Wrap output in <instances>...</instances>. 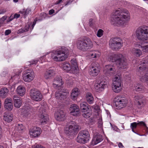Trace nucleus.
<instances>
[{"label": "nucleus", "mask_w": 148, "mask_h": 148, "mask_svg": "<svg viewBox=\"0 0 148 148\" xmlns=\"http://www.w3.org/2000/svg\"><path fill=\"white\" fill-rule=\"evenodd\" d=\"M130 19V14L127 10L119 9L113 11L110 20L112 25L118 26L123 25Z\"/></svg>", "instance_id": "f257e3e1"}, {"label": "nucleus", "mask_w": 148, "mask_h": 148, "mask_svg": "<svg viewBox=\"0 0 148 148\" xmlns=\"http://www.w3.org/2000/svg\"><path fill=\"white\" fill-rule=\"evenodd\" d=\"M51 53V58L54 61L61 62L65 60L68 58L69 51L67 48L62 47Z\"/></svg>", "instance_id": "f03ea898"}, {"label": "nucleus", "mask_w": 148, "mask_h": 148, "mask_svg": "<svg viewBox=\"0 0 148 148\" xmlns=\"http://www.w3.org/2000/svg\"><path fill=\"white\" fill-rule=\"evenodd\" d=\"M76 45L78 49L85 51L90 49L93 46V43L90 38L85 37L78 39L76 42Z\"/></svg>", "instance_id": "7ed1b4c3"}, {"label": "nucleus", "mask_w": 148, "mask_h": 148, "mask_svg": "<svg viewBox=\"0 0 148 148\" xmlns=\"http://www.w3.org/2000/svg\"><path fill=\"white\" fill-rule=\"evenodd\" d=\"M110 60L115 63L119 69H124L127 67L125 58L121 54L117 53L110 56Z\"/></svg>", "instance_id": "20e7f679"}, {"label": "nucleus", "mask_w": 148, "mask_h": 148, "mask_svg": "<svg viewBox=\"0 0 148 148\" xmlns=\"http://www.w3.org/2000/svg\"><path fill=\"white\" fill-rule=\"evenodd\" d=\"M137 38L140 40L145 41L148 40V26L143 25L138 27L136 33Z\"/></svg>", "instance_id": "39448f33"}, {"label": "nucleus", "mask_w": 148, "mask_h": 148, "mask_svg": "<svg viewBox=\"0 0 148 148\" xmlns=\"http://www.w3.org/2000/svg\"><path fill=\"white\" fill-rule=\"evenodd\" d=\"M79 128V126L76 123L71 121L67 123L64 128L65 133L68 136L73 135Z\"/></svg>", "instance_id": "423d86ee"}, {"label": "nucleus", "mask_w": 148, "mask_h": 148, "mask_svg": "<svg viewBox=\"0 0 148 148\" xmlns=\"http://www.w3.org/2000/svg\"><path fill=\"white\" fill-rule=\"evenodd\" d=\"M112 86V89L115 93H118L121 91L123 84L121 79L119 76H116L114 77Z\"/></svg>", "instance_id": "0eeeda50"}, {"label": "nucleus", "mask_w": 148, "mask_h": 148, "mask_svg": "<svg viewBox=\"0 0 148 148\" xmlns=\"http://www.w3.org/2000/svg\"><path fill=\"white\" fill-rule=\"evenodd\" d=\"M115 107L117 109H121L125 107L128 103L127 98L124 96L119 95L116 97L114 99Z\"/></svg>", "instance_id": "6e6552de"}, {"label": "nucleus", "mask_w": 148, "mask_h": 148, "mask_svg": "<svg viewBox=\"0 0 148 148\" xmlns=\"http://www.w3.org/2000/svg\"><path fill=\"white\" fill-rule=\"evenodd\" d=\"M90 135L89 132L84 130L80 131L77 137V141L81 143H85L89 141Z\"/></svg>", "instance_id": "1a4fd4ad"}, {"label": "nucleus", "mask_w": 148, "mask_h": 148, "mask_svg": "<svg viewBox=\"0 0 148 148\" xmlns=\"http://www.w3.org/2000/svg\"><path fill=\"white\" fill-rule=\"evenodd\" d=\"M122 40L119 38H114L110 39L109 46L112 49L117 50L120 49L123 46Z\"/></svg>", "instance_id": "9d476101"}, {"label": "nucleus", "mask_w": 148, "mask_h": 148, "mask_svg": "<svg viewBox=\"0 0 148 148\" xmlns=\"http://www.w3.org/2000/svg\"><path fill=\"white\" fill-rule=\"evenodd\" d=\"M100 71V66L98 63L95 62L91 63L89 71V73L90 75L96 77L98 75Z\"/></svg>", "instance_id": "9b49d317"}, {"label": "nucleus", "mask_w": 148, "mask_h": 148, "mask_svg": "<svg viewBox=\"0 0 148 148\" xmlns=\"http://www.w3.org/2000/svg\"><path fill=\"white\" fill-rule=\"evenodd\" d=\"M29 95L32 100L36 101H41L42 98V95L40 92L36 89L31 90Z\"/></svg>", "instance_id": "f8f14e48"}, {"label": "nucleus", "mask_w": 148, "mask_h": 148, "mask_svg": "<svg viewBox=\"0 0 148 148\" xmlns=\"http://www.w3.org/2000/svg\"><path fill=\"white\" fill-rule=\"evenodd\" d=\"M35 77L33 71L32 69L25 71L23 75V80L26 82H30L33 80Z\"/></svg>", "instance_id": "ddd939ff"}, {"label": "nucleus", "mask_w": 148, "mask_h": 148, "mask_svg": "<svg viewBox=\"0 0 148 148\" xmlns=\"http://www.w3.org/2000/svg\"><path fill=\"white\" fill-rule=\"evenodd\" d=\"M69 95V92L67 90H58L56 92L55 97L58 101H62L66 99Z\"/></svg>", "instance_id": "4468645a"}, {"label": "nucleus", "mask_w": 148, "mask_h": 148, "mask_svg": "<svg viewBox=\"0 0 148 148\" xmlns=\"http://www.w3.org/2000/svg\"><path fill=\"white\" fill-rule=\"evenodd\" d=\"M103 71L105 73L110 76H113L116 74V70L112 65H106L104 68Z\"/></svg>", "instance_id": "2eb2a0df"}, {"label": "nucleus", "mask_w": 148, "mask_h": 148, "mask_svg": "<svg viewBox=\"0 0 148 148\" xmlns=\"http://www.w3.org/2000/svg\"><path fill=\"white\" fill-rule=\"evenodd\" d=\"M107 82L105 80L101 79L97 82L95 85V88L98 92H100L106 88Z\"/></svg>", "instance_id": "dca6fc26"}, {"label": "nucleus", "mask_w": 148, "mask_h": 148, "mask_svg": "<svg viewBox=\"0 0 148 148\" xmlns=\"http://www.w3.org/2000/svg\"><path fill=\"white\" fill-rule=\"evenodd\" d=\"M71 115L76 116H79L80 114V111L79 106L76 104H73L71 105L69 108Z\"/></svg>", "instance_id": "f3484780"}, {"label": "nucleus", "mask_w": 148, "mask_h": 148, "mask_svg": "<svg viewBox=\"0 0 148 148\" xmlns=\"http://www.w3.org/2000/svg\"><path fill=\"white\" fill-rule=\"evenodd\" d=\"M54 116L56 120L59 121H64L66 119L65 113L62 110H59L56 112Z\"/></svg>", "instance_id": "a211bd4d"}, {"label": "nucleus", "mask_w": 148, "mask_h": 148, "mask_svg": "<svg viewBox=\"0 0 148 148\" xmlns=\"http://www.w3.org/2000/svg\"><path fill=\"white\" fill-rule=\"evenodd\" d=\"M29 134L32 137H36L39 136L42 132L41 128L34 127L29 130Z\"/></svg>", "instance_id": "6ab92c4d"}, {"label": "nucleus", "mask_w": 148, "mask_h": 148, "mask_svg": "<svg viewBox=\"0 0 148 148\" xmlns=\"http://www.w3.org/2000/svg\"><path fill=\"white\" fill-rule=\"evenodd\" d=\"M135 101L138 105L142 107L144 106L145 100V97L141 95H136L134 97Z\"/></svg>", "instance_id": "aec40b11"}, {"label": "nucleus", "mask_w": 148, "mask_h": 148, "mask_svg": "<svg viewBox=\"0 0 148 148\" xmlns=\"http://www.w3.org/2000/svg\"><path fill=\"white\" fill-rule=\"evenodd\" d=\"M55 72L54 69L49 68L47 69L45 73L44 77L47 80H49L52 79L55 76Z\"/></svg>", "instance_id": "412c9836"}, {"label": "nucleus", "mask_w": 148, "mask_h": 148, "mask_svg": "<svg viewBox=\"0 0 148 148\" xmlns=\"http://www.w3.org/2000/svg\"><path fill=\"white\" fill-rule=\"evenodd\" d=\"M103 139L102 136L99 133L94 134L92 139L91 144L93 145H97L102 141Z\"/></svg>", "instance_id": "4be33fe9"}, {"label": "nucleus", "mask_w": 148, "mask_h": 148, "mask_svg": "<svg viewBox=\"0 0 148 148\" xmlns=\"http://www.w3.org/2000/svg\"><path fill=\"white\" fill-rule=\"evenodd\" d=\"M63 83L61 77L58 76L54 79L53 81V86L54 88L57 89L61 87Z\"/></svg>", "instance_id": "5701e85b"}, {"label": "nucleus", "mask_w": 148, "mask_h": 148, "mask_svg": "<svg viewBox=\"0 0 148 148\" xmlns=\"http://www.w3.org/2000/svg\"><path fill=\"white\" fill-rule=\"evenodd\" d=\"M61 68L64 71L70 73H75L72 69L70 63L67 62H65L62 63L61 64Z\"/></svg>", "instance_id": "b1692460"}, {"label": "nucleus", "mask_w": 148, "mask_h": 148, "mask_svg": "<svg viewBox=\"0 0 148 148\" xmlns=\"http://www.w3.org/2000/svg\"><path fill=\"white\" fill-rule=\"evenodd\" d=\"M101 54V53L99 51L97 50H94L90 52L88 56L90 58L93 59L95 60H96L99 58Z\"/></svg>", "instance_id": "393cba45"}, {"label": "nucleus", "mask_w": 148, "mask_h": 148, "mask_svg": "<svg viewBox=\"0 0 148 148\" xmlns=\"http://www.w3.org/2000/svg\"><path fill=\"white\" fill-rule=\"evenodd\" d=\"M13 100L14 107L17 108H20L22 105L21 100L19 99L16 95L13 96Z\"/></svg>", "instance_id": "a878e982"}, {"label": "nucleus", "mask_w": 148, "mask_h": 148, "mask_svg": "<svg viewBox=\"0 0 148 148\" xmlns=\"http://www.w3.org/2000/svg\"><path fill=\"white\" fill-rule=\"evenodd\" d=\"M80 93L79 91L77 88H74L72 91L71 95V98L73 100H76Z\"/></svg>", "instance_id": "bb28decb"}, {"label": "nucleus", "mask_w": 148, "mask_h": 148, "mask_svg": "<svg viewBox=\"0 0 148 148\" xmlns=\"http://www.w3.org/2000/svg\"><path fill=\"white\" fill-rule=\"evenodd\" d=\"M80 108L83 112H86L88 110H91L90 106H89L88 104L85 102H82L80 104Z\"/></svg>", "instance_id": "cd10ccee"}, {"label": "nucleus", "mask_w": 148, "mask_h": 148, "mask_svg": "<svg viewBox=\"0 0 148 148\" xmlns=\"http://www.w3.org/2000/svg\"><path fill=\"white\" fill-rule=\"evenodd\" d=\"M71 63L72 69L75 73H76L78 71V67L76 59L74 58L72 59L71 61Z\"/></svg>", "instance_id": "c85d7f7f"}, {"label": "nucleus", "mask_w": 148, "mask_h": 148, "mask_svg": "<svg viewBox=\"0 0 148 148\" xmlns=\"http://www.w3.org/2000/svg\"><path fill=\"white\" fill-rule=\"evenodd\" d=\"M16 90L17 94L21 96H23L25 93V88L22 85L18 86Z\"/></svg>", "instance_id": "c756f323"}, {"label": "nucleus", "mask_w": 148, "mask_h": 148, "mask_svg": "<svg viewBox=\"0 0 148 148\" xmlns=\"http://www.w3.org/2000/svg\"><path fill=\"white\" fill-rule=\"evenodd\" d=\"M131 51L132 53L136 57H139L142 54V51L139 49L133 48Z\"/></svg>", "instance_id": "7c9ffc66"}, {"label": "nucleus", "mask_w": 148, "mask_h": 148, "mask_svg": "<svg viewBox=\"0 0 148 148\" xmlns=\"http://www.w3.org/2000/svg\"><path fill=\"white\" fill-rule=\"evenodd\" d=\"M40 123L42 125H45L49 120L48 116L45 114H42L40 116Z\"/></svg>", "instance_id": "2f4dec72"}, {"label": "nucleus", "mask_w": 148, "mask_h": 148, "mask_svg": "<svg viewBox=\"0 0 148 148\" xmlns=\"http://www.w3.org/2000/svg\"><path fill=\"white\" fill-rule=\"evenodd\" d=\"M145 125V123L143 121L138 122V123L136 122L131 123L130 124V128L132 130V131L135 133H136L134 130V129L136 128L138 125Z\"/></svg>", "instance_id": "473e14b6"}, {"label": "nucleus", "mask_w": 148, "mask_h": 148, "mask_svg": "<svg viewBox=\"0 0 148 148\" xmlns=\"http://www.w3.org/2000/svg\"><path fill=\"white\" fill-rule=\"evenodd\" d=\"M86 99L87 102L90 104H92L94 103V99L92 94L88 92L86 94Z\"/></svg>", "instance_id": "72a5a7b5"}, {"label": "nucleus", "mask_w": 148, "mask_h": 148, "mask_svg": "<svg viewBox=\"0 0 148 148\" xmlns=\"http://www.w3.org/2000/svg\"><path fill=\"white\" fill-rule=\"evenodd\" d=\"M12 114L10 113H5L3 117V120L7 122H10L13 119Z\"/></svg>", "instance_id": "f704fd0d"}, {"label": "nucleus", "mask_w": 148, "mask_h": 148, "mask_svg": "<svg viewBox=\"0 0 148 148\" xmlns=\"http://www.w3.org/2000/svg\"><path fill=\"white\" fill-rule=\"evenodd\" d=\"M9 92L8 89L6 88H2L0 90V96L2 97H6Z\"/></svg>", "instance_id": "c9c22d12"}, {"label": "nucleus", "mask_w": 148, "mask_h": 148, "mask_svg": "<svg viewBox=\"0 0 148 148\" xmlns=\"http://www.w3.org/2000/svg\"><path fill=\"white\" fill-rule=\"evenodd\" d=\"M136 47H138L139 48H141L143 52H148V43L144 44L143 46L140 45H136Z\"/></svg>", "instance_id": "e433bc0d"}, {"label": "nucleus", "mask_w": 148, "mask_h": 148, "mask_svg": "<svg viewBox=\"0 0 148 148\" xmlns=\"http://www.w3.org/2000/svg\"><path fill=\"white\" fill-rule=\"evenodd\" d=\"M144 65L143 67L140 66L139 67L138 71L141 74L143 75V74H146L147 73L148 69L146 68Z\"/></svg>", "instance_id": "4c0bfd02"}, {"label": "nucleus", "mask_w": 148, "mask_h": 148, "mask_svg": "<svg viewBox=\"0 0 148 148\" xmlns=\"http://www.w3.org/2000/svg\"><path fill=\"white\" fill-rule=\"evenodd\" d=\"M135 89L137 91H141L144 89V87L141 84H137L135 85Z\"/></svg>", "instance_id": "58836bf2"}, {"label": "nucleus", "mask_w": 148, "mask_h": 148, "mask_svg": "<svg viewBox=\"0 0 148 148\" xmlns=\"http://www.w3.org/2000/svg\"><path fill=\"white\" fill-rule=\"evenodd\" d=\"M15 129L19 133H21L25 130V127L22 124H17L16 126Z\"/></svg>", "instance_id": "ea45409f"}, {"label": "nucleus", "mask_w": 148, "mask_h": 148, "mask_svg": "<svg viewBox=\"0 0 148 148\" xmlns=\"http://www.w3.org/2000/svg\"><path fill=\"white\" fill-rule=\"evenodd\" d=\"M82 114V116L85 118L88 119L92 115V109L88 110L87 111Z\"/></svg>", "instance_id": "a19ab883"}, {"label": "nucleus", "mask_w": 148, "mask_h": 148, "mask_svg": "<svg viewBox=\"0 0 148 148\" xmlns=\"http://www.w3.org/2000/svg\"><path fill=\"white\" fill-rule=\"evenodd\" d=\"M31 12V9L29 8H27L26 10L23 9L20 12V13L23 14L25 18L27 15L30 13Z\"/></svg>", "instance_id": "79ce46f5"}, {"label": "nucleus", "mask_w": 148, "mask_h": 148, "mask_svg": "<svg viewBox=\"0 0 148 148\" xmlns=\"http://www.w3.org/2000/svg\"><path fill=\"white\" fill-rule=\"evenodd\" d=\"M102 120L101 118L99 119L98 121V127L100 129L99 132L102 134H103L104 132L102 128Z\"/></svg>", "instance_id": "37998d69"}, {"label": "nucleus", "mask_w": 148, "mask_h": 148, "mask_svg": "<svg viewBox=\"0 0 148 148\" xmlns=\"http://www.w3.org/2000/svg\"><path fill=\"white\" fill-rule=\"evenodd\" d=\"M22 111L23 112V114L25 116H27L30 113V109L29 108H23L22 109Z\"/></svg>", "instance_id": "c03bdc74"}, {"label": "nucleus", "mask_w": 148, "mask_h": 148, "mask_svg": "<svg viewBox=\"0 0 148 148\" xmlns=\"http://www.w3.org/2000/svg\"><path fill=\"white\" fill-rule=\"evenodd\" d=\"M20 73H18L15 74V75H12L11 77V79H10V82H12L13 81V80L18 79L19 77V75Z\"/></svg>", "instance_id": "a18cd8bd"}, {"label": "nucleus", "mask_w": 148, "mask_h": 148, "mask_svg": "<svg viewBox=\"0 0 148 148\" xmlns=\"http://www.w3.org/2000/svg\"><path fill=\"white\" fill-rule=\"evenodd\" d=\"M99 119H101L100 116H93L92 117H91L90 118V121L92 122L93 123H94L96 121H97V120H99Z\"/></svg>", "instance_id": "49530a36"}, {"label": "nucleus", "mask_w": 148, "mask_h": 148, "mask_svg": "<svg viewBox=\"0 0 148 148\" xmlns=\"http://www.w3.org/2000/svg\"><path fill=\"white\" fill-rule=\"evenodd\" d=\"M99 119H101L100 116H93L92 117H91L90 118V121L92 122L93 123H94L96 121H97V120H99Z\"/></svg>", "instance_id": "de8ad7c7"}, {"label": "nucleus", "mask_w": 148, "mask_h": 148, "mask_svg": "<svg viewBox=\"0 0 148 148\" xmlns=\"http://www.w3.org/2000/svg\"><path fill=\"white\" fill-rule=\"evenodd\" d=\"M5 108L9 111H11L13 109L12 103L4 105Z\"/></svg>", "instance_id": "09e8293b"}, {"label": "nucleus", "mask_w": 148, "mask_h": 148, "mask_svg": "<svg viewBox=\"0 0 148 148\" xmlns=\"http://www.w3.org/2000/svg\"><path fill=\"white\" fill-rule=\"evenodd\" d=\"M12 99L11 98H6L5 101L4 102V105H6L7 104H9L10 103H12Z\"/></svg>", "instance_id": "8fccbe9b"}, {"label": "nucleus", "mask_w": 148, "mask_h": 148, "mask_svg": "<svg viewBox=\"0 0 148 148\" xmlns=\"http://www.w3.org/2000/svg\"><path fill=\"white\" fill-rule=\"evenodd\" d=\"M103 31L101 29H99L97 32V36L99 37H100L103 35Z\"/></svg>", "instance_id": "3c124183"}, {"label": "nucleus", "mask_w": 148, "mask_h": 148, "mask_svg": "<svg viewBox=\"0 0 148 148\" xmlns=\"http://www.w3.org/2000/svg\"><path fill=\"white\" fill-rule=\"evenodd\" d=\"M91 107V109L92 110V109H93L94 110L96 111L97 112L99 110V106L96 105H94L93 106H90Z\"/></svg>", "instance_id": "603ef678"}, {"label": "nucleus", "mask_w": 148, "mask_h": 148, "mask_svg": "<svg viewBox=\"0 0 148 148\" xmlns=\"http://www.w3.org/2000/svg\"><path fill=\"white\" fill-rule=\"evenodd\" d=\"M140 77H141L140 79L141 81H142L143 80V81H146L148 83V76L144 75L143 76H140Z\"/></svg>", "instance_id": "864d4df0"}, {"label": "nucleus", "mask_w": 148, "mask_h": 148, "mask_svg": "<svg viewBox=\"0 0 148 148\" xmlns=\"http://www.w3.org/2000/svg\"><path fill=\"white\" fill-rule=\"evenodd\" d=\"M141 63L146 64L148 63V56L146 57L143 60L141 61Z\"/></svg>", "instance_id": "5fc2aeb1"}, {"label": "nucleus", "mask_w": 148, "mask_h": 148, "mask_svg": "<svg viewBox=\"0 0 148 148\" xmlns=\"http://www.w3.org/2000/svg\"><path fill=\"white\" fill-rule=\"evenodd\" d=\"M7 16H3L2 18L0 19V25L3 24L4 22V21L6 19Z\"/></svg>", "instance_id": "6e6d98bb"}, {"label": "nucleus", "mask_w": 148, "mask_h": 148, "mask_svg": "<svg viewBox=\"0 0 148 148\" xmlns=\"http://www.w3.org/2000/svg\"><path fill=\"white\" fill-rule=\"evenodd\" d=\"M47 14L46 13H43L40 14V16L41 18H42V19L45 18Z\"/></svg>", "instance_id": "4d7b16f0"}, {"label": "nucleus", "mask_w": 148, "mask_h": 148, "mask_svg": "<svg viewBox=\"0 0 148 148\" xmlns=\"http://www.w3.org/2000/svg\"><path fill=\"white\" fill-rule=\"evenodd\" d=\"M11 32V31L10 30L8 29L6 30L5 33V35H8Z\"/></svg>", "instance_id": "13d9d810"}, {"label": "nucleus", "mask_w": 148, "mask_h": 148, "mask_svg": "<svg viewBox=\"0 0 148 148\" xmlns=\"http://www.w3.org/2000/svg\"><path fill=\"white\" fill-rule=\"evenodd\" d=\"M93 19L91 18L89 20V25L92 27L93 26Z\"/></svg>", "instance_id": "bf43d9fd"}, {"label": "nucleus", "mask_w": 148, "mask_h": 148, "mask_svg": "<svg viewBox=\"0 0 148 148\" xmlns=\"http://www.w3.org/2000/svg\"><path fill=\"white\" fill-rule=\"evenodd\" d=\"M38 62V60H33L32 61L30 62V65L31 64H36Z\"/></svg>", "instance_id": "052dcab7"}, {"label": "nucleus", "mask_w": 148, "mask_h": 148, "mask_svg": "<svg viewBox=\"0 0 148 148\" xmlns=\"http://www.w3.org/2000/svg\"><path fill=\"white\" fill-rule=\"evenodd\" d=\"M14 16H11L9 18L8 20H7V21L8 22H10L11 21H12V20H13L14 18Z\"/></svg>", "instance_id": "680f3d73"}, {"label": "nucleus", "mask_w": 148, "mask_h": 148, "mask_svg": "<svg viewBox=\"0 0 148 148\" xmlns=\"http://www.w3.org/2000/svg\"><path fill=\"white\" fill-rule=\"evenodd\" d=\"M6 12V10L3 9L0 10V14H3Z\"/></svg>", "instance_id": "e2e57ef3"}, {"label": "nucleus", "mask_w": 148, "mask_h": 148, "mask_svg": "<svg viewBox=\"0 0 148 148\" xmlns=\"http://www.w3.org/2000/svg\"><path fill=\"white\" fill-rule=\"evenodd\" d=\"M54 11H55L54 10L52 9V10H50L49 11V14L51 15V14H53L54 13Z\"/></svg>", "instance_id": "0e129e2a"}, {"label": "nucleus", "mask_w": 148, "mask_h": 148, "mask_svg": "<svg viewBox=\"0 0 148 148\" xmlns=\"http://www.w3.org/2000/svg\"><path fill=\"white\" fill-rule=\"evenodd\" d=\"M74 0H69L68 1H67L66 3V5H69L71 4Z\"/></svg>", "instance_id": "69168bd1"}, {"label": "nucleus", "mask_w": 148, "mask_h": 148, "mask_svg": "<svg viewBox=\"0 0 148 148\" xmlns=\"http://www.w3.org/2000/svg\"><path fill=\"white\" fill-rule=\"evenodd\" d=\"M118 145V146L120 148H123V147L122 143H119Z\"/></svg>", "instance_id": "338daca9"}, {"label": "nucleus", "mask_w": 148, "mask_h": 148, "mask_svg": "<svg viewBox=\"0 0 148 148\" xmlns=\"http://www.w3.org/2000/svg\"><path fill=\"white\" fill-rule=\"evenodd\" d=\"M34 148H45L41 145H37Z\"/></svg>", "instance_id": "774afa93"}]
</instances>
